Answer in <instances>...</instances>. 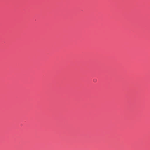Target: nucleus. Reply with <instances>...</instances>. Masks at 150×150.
Masks as SVG:
<instances>
[{
    "mask_svg": "<svg viewBox=\"0 0 150 150\" xmlns=\"http://www.w3.org/2000/svg\"><path fill=\"white\" fill-rule=\"evenodd\" d=\"M97 81V80L96 79H95L93 80V81L94 82H96Z\"/></svg>",
    "mask_w": 150,
    "mask_h": 150,
    "instance_id": "1",
    "label": "nucleus"
}]
</instances>
